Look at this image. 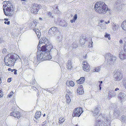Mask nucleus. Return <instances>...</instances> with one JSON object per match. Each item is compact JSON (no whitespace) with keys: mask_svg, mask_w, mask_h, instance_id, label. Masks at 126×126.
I'll list each match as a JSON object with an SVG mask.
<instances>
[{"mask_svg":"<svg viewBox=\"0 0 126 126\" xmlns=\"http://www.w3.org/2000/svg\"><path fill=\"white\" fill-rule=\"evenodd\" d=\"M19 58V56L16 54L9 53L5 56L4 61L6 65L11 67L14 65Z\"/></svg>","mask_w":126,"mask_h":126,"instance_id":"nucleus-1","label":"nucleus"},{"mask_svg":"<svg viewBox=\"0 0 126 126\" xmlns=\"http://www.w3.org/2000/svg\"><path fill=\"white\" fill-rule=\"evenodd\" d=\"M94 8L97 13L102 15L106 14L108 10L107 6L105 3L101 1L97 2L95 5Z\"/></svg>","mask_w":126,"mask_h":126,"instance_id":"nucleus-2","label":"nucleus"},{"mask_svg":"<svg viewBox=\"0 0 126 126\" xmlns=\"http://www.w3.org/2000/svg\"><path fill=\"white\" fill-rule=\"evenodd\" d=\"M4 5L3 6V8L12 12L14 11V8L12 4L9 1H4Z\"/></svg>","mask_w":126,"mask_h":126,"instance_id":"nucleus-3","label":"nucleus"},{"mask_svg":"<svg viewBox=\"0 0 126 126\" xmlns=\"http://www.w3.org/2000/svg\"><path fill=\"white\" fill-rule=\"evenodd\" d=\"M83 112L82 109L80 107L75 108L73 112L72 116L79 117Z\"/></svg>","mask_w":126,"mask_h":126,"instance_id":"nucleus-4","label":"nucleus"},{"mask_svg":"<svg viewBox=\"0 0 126 126\" xmlns=\"http://www.w3.org/2000/svg\"><path fill=\"white\" fill-rule=\"evenodd\" d=\"M114 76L115 77V80L116 81H120L123 78L122 74L121 73V72L118 71H116L114 72Z\"/></svg>","mask_w":126,"mask_h":126,"instance_id":"nucleus-5","label":"nucleus"},{"mask_svg":"<svg viewBox=\"0 0 126 126\" xmlns=\"http://www.w3.org/2000/svg\"><path fill=\"white\" fill-rule=\"evenodd\" d=\"M83 66H82L83 69L85 71L88 72L90 69V68L89 65L87 62L86 61L83 62L82 63Z\"/></svg>","mask_w":126,"mask_h":126,"instance_id":"nucleus-6","label":"nucleus"},{"mask_svg":"<svg viewBox=\"0 0 126 126\" xmlns=\"http://www.w3.org/2000/svg\"><path fill=\"white\" fill-rule=\"evenodd\" d=\"M45 52H42L41 51H38L37 52V58L39 60H41L43 59L44 60Z\"/></svg>","mask_w":126,"mask_h":126,"instance_id":"nucleus-7","label":"nucleus"},{"mask_svg":"<svg viewBox=\"0 0 126 126\" xmlns=\"http://www.w3.org/2000/svg\"><path fill=\"white\" fill-rule=\"evenodd\" d=\"M58 31L57 28L55 27H52L50 29L48 32V34L51 35L55 34Z\"/></svg>","mask_w":126,"mask_h":126,"instance_id":"nucleus-8","label":"nucleus"},{"mask_svg":"<svg viewBox=\"0 0 126 126\" xmlns=\"http://www.w3.org/2000/svg\"><path fill=\"white\" fill-rule=\"evenodd\" d=\"M10 115L11 116H14L15 117H17L18 118H19L21 116L19 112L17 111H16L15 112H13L11 113Z\"/></svg>","mask_w":126,"mask_h":126,"instance_id":"nucleus-9","label":"nucleus"},{"mask_svg":"<svg viewBox=\"0 0 126 126\" xmlns=\"http://www.w3.org/2000/svg\"><path fill=\"white\" fill-rule=\"evenodd\" d=\"M109 57L111 59H110V61L111 62H114L115 60L116 59V57L115 56H111L110 54H106L105 55V57L106 58H107V57Z\"/></svg>","mask_w":126,"mask_h":126,"instance_id":"nucleus-10","label":"nucleus"},{"mask_svg":"<svg viewBox=\"0 0 126 126\" xmlns=\"http://www.w3.org/2000/svg\"><path fill=\"white\" fill-rule=\"evenodd\" d=\"M78 94H83L84 92L83 86L82 85L79 86L77 90Z\"/></svg>","mask_w":126,"mask_h":126,"instance_id":"nucleus-11","label":"nucleus"},{"mask_svg":"<svg viewBox=\"0 0 126 126\" xmlns=\"http://www.w3.org/2000/svg\"><path fill=\"white\" fill-rule=\"evenodd\" d=\"M44 60H49L51 58V56L49 52H45Z\"/></svg>","mask_w":126,"mask_h":126,"instance_id":"nucleus-12","label":"nucleus"},{"mask_svg":"<svg viewBox=\"0 0 126 126\" xmlns=\"http://www.w3.org/2000/svg\"><path fill=\"white\" fill-rule=\"evenodd\" d=\"M3 10L4 13L5 15L7 16H12L11 14V12L5 9V8L4 9L3 8Z\"/></svg>","mask_w":126,"mask_h":126,"instance_id":"nucleus-13","label":"nucleus"},{"mask_svg":"<svg viewBox=\"0 0 126 126\" xmlns=\"http://www.w3.org/2000/svg\"><path fill=\"white\" fill-rule=\"evenodd\" d=\"M101 110V108L98 106L94 109V111H93V113L95 114V115H97L99 114V112H100Z\"/></svg>","mask_w":126,"mask_h":126,"instance_id":"nucleus-14","label":"nucleus"},{"mask_svg":"<svg viewBox=\"0 0 126 126\" xmlns=\"http://www.w3.org/2000/svg\"><path fill=\"white\" fill-rule=\"evenodd\" d=\"M72 62L68 60L67 63V68L69 70H71L72 68Z\"/></svg>","mask_w":126,"mask_h":126,"instance_id":"nucleus-15","label":"nucleus"},{"mask_svg":"<svg viewBox=\"0 0 126 126\" xmlns=\"http://www.w3.org/2000/svg\"><path fill=\"white\" fill-rule=\"evenodd\" d=\"M41 112L40 111H37L36 112L35 115V118L36 119L39 118L41 115Z\"/></svg>","mask_w":126,"mask_h":126,"instance_id":"nucleus-16","label":"nucleus"},{"mask_svg":"<svg viewBox=\"0 0 126 126\" xmlns=\"http://www.w3.org/2000/svg\"><path fill=\"white\" fill-rule=\"evenodd\" d=\"M119 57L122 60L125 59H126V54L124 53H121L119 55Z\"/></svg>","mask_w":126,"mask_h":126,"instance_id":"nucleus-17","label":"nucleus"},{"mask_svg":"<svg viewBox=\"0 0 126 126\" xmlns=\"http://www.w3.org/2000/svg\"><path fill=\"white\" fill-rule=\"evenodd\" d=\"M85 80L84 77H81L77 81V82L78 84H82Z\"/></svg>","mask_w":126,"mask_h":126,"instance_id":"nucleus-18","label":"nucleus"},{"mask_svg":"<svg viewBox=\"0 0 126 126\" xmlns=\"http://www.w3.org/2000/svg\"><path fill=\"white\" fill-rule=\"evenodd\" d=\"M33 30L35 32L37 37L39 39L40 37L41 34V32H39V30L36 28L33 29Z\"/></svg>","mask_w":126,"mask_h":126,"instance_id":"nucleus-19","label":"nucleus"},{"mask_svg":"<svg viewBox=\"0 0 126 126\" xmlns=\"http://www.w3.org/2000/svg\"><path fill=\"white\" fill-rule=\"evenodd\" d=\"M121 27L123 30L126 31V20L123 22L121 25Z\"/></svg>","mask_w":126,"mask_h":126,"instance_id":"nucleus-20","label":"nucleus"},{"mask_svg":"<svg viewBox=\"0 0 126 126\" xmlns=\"http://www.w3.org/2000/svg\"><path fill=\"white\" fill-rule=\"evenodd\" d=\"M41 5L40 4H37L34 3L33 4V6L32 7V8H35V9L37 10L38 11L40 9V7Z\"/></svg>","mask_w":126,"mask_h":126,"instance_id":"nucleus-21","label":"nucleus"},{"mask_svg":"<svg viewBox=\"0 0 126 126\" xmlns=\"http://www.w3.org/2000/svg\"><path fill=\"white\" fill-rule=\"evenodd\" d=\"M104 125V122H101L100 120L96 121V126H103Z\"/></svg>","mask_w":126,"mask_h":126,"instance_id":"nucleus-22","label":"nucleus"},{"mask_svg":"<svg viewBox=\"0 0 126 126\" xmlns=\"http://www.w3.org/2000/svg\"><path fill=\"white\" fill-rule=\"evenodd\" d=\"M65 98L67 103L69 104L71 101V99L68 94H66L65 95Z\"/></svg>","mask_w":126,"mask_h":126,"instance_id":"nucleus-23","label":"nucleus"},{"mask_svg":"<svg viewBox=\"0 0 126 126\" xmlns=\"http://www.w3.org/2000/svg\"><path fill=\"white\" fill-rule=\"evenodd\" d=\"M46 45L47 50L48 51V52H49L52 48L53 46L51 45L50 44L47 45Z\"/></svg>","mask_w":126,"mask_h":126,"instance_id":"nucleus-24","label":"nucleus"},{"mask_svg":"<svg viewBox=\"0 0 126 126\" xmlns=\"http://www.w3.org/2000/svg\"><path fill=\"white\" fill-rule=\"evenodd\" d=\"M41 48V51L42 52H46V51L47 50L46 47V45L45 46L44 45L42 46Z\"/></svg>","mask_w":126,"mask_h":126,"instance_id":"nucleus-25","label":"nucleus"},{"mask_svg":"<svg viewBox=\"0 0 126 126\" xmlns=\"http://www.w3.org/2000/svg\"><path fill=\"white\" fill-rule=\"evenodd\" d=\"M65 120V118L64 117H61L59 119V123L61 124Z\"/></svg>","mask_w":126,"mask_h":126,"instance_id":"nucleus-26","label":"nucleus"},{"mask_svg":"<svg viewBox=\"0 0 126 126\" xmlns=\"http://www.w3.org/2000/svg\"><path fill=\"white\" fill-rule=\"evenodd\" d=\"M101 67L100 66H98L95 67L93 70V71L94 72H98L100 70Z\"/></svg>","mask_w":126,"mask_h":126,"instance_id":"nucleus-27","label":"nucleus"},{"mask_svg":"<svg viewBox=\"0 0 126 126\" xmlns=\"http://www.w3.org/2000/svg\"><path fill=\"white\" fill-rule=\"evenodd\" d=\"M77 15L76 14L75 15L74 17H73V19H71L70 20V22L71 23H73V22H75V21L77 19Z\"/></svg>","mask_w":126,"mask_h":126,"instance_id":"nucleus-28","label":"nucleus"},{"mask_svg":"<svg viewBox=\"0 0 126 126\" xmlns=\"http://www.w3.org/2000/svg\"><path fill=\"white\" fill-rule=\"evenodd\" d=\"M123 40L125 42V45L124 47V49L125 52H126V38L125 37L124 38Z\"/></svg>","mask_w":126,"mask_h":126,"instance_id":"nucleus-29","label":"nucleus"},{"mask_svg":"<svg viewBox=\"0 0 126 126\" xmlns=\"http://www.w3.org/2000/svg\"><path fill=\"white\" fill-rule=\"evenodd\" d=\"M110 34H108L106 33V34L105 35L104 37L105 38L108 37L109 40H110Z\"/></svg>","mask_w":126,"mask_h":126,"instance_id":"nucleus-30","label":"nucleus"},{"mask_svg":"<svg viewBox=\"0 0 126 126\" xmlns=\"http://www.w3.org/2000/svg\"><path fill=\"white\" fill-rule=\"evenodd\" d=\"M69 83L70 85L72 87H73L74 85V83L72 81H70L69 82Z\"/></svg>","mask_w":126,"mask_h":126,"instance_id":"nucleus-31","label":"nucleus"},{"mask_svg":"<svg viewBox=\"0 0 126 126\" xmlns=\"http://www.w3.org/2000/svg\"><path fill=\"white\" fill-rule=\"evenodd\" d=\"M72 47L73 48H76L78 47L77 45L76 44H74L73 43V44H72Z\"/></svg>","mask_w":126,"mask_h":126,"instance_id":"nucleus-32","label":"nucleus"},{"mask_svg":"<svg viewBox=\"0 0 126 126\" xmlns=\"http://www.w3.org/2000/svg\"><path fill=\"white\" fill-rule=\"evenodd\" d=\"M33 9V13L34 14H37L38 12V11H37V10L35 9V8Z\"/></svg>","mask_w":126,"mask_h":126,"instance_id":"nucleus-33","label":"nucleus"},{"mask_svg":"<svg viewBox=\"0 0 126 126\" xmlns=\"http://www.w3.org/2000/svg\"><path fill=\"white\" fill-rule=\"evenodd\" d=\"M121 119V120H122L124 121H125L126 119L125 116L123 115L122 116Z\"/></svg>","mask_w":126,"mask_h":126,"instance_id":"nucleus-34","label":"nucleus"},{"mask_svg":"<svg viewBox=\"0 0 126 126\" xmlns=\"http://www.w3.org/2000/svg\"><path fill=\"white\" fill-rule=\"evenodd\" d=\"M52 15V13L51 12H49L47 13L48 16V17H50Z\"/></svg>","mask_w":126,"mask_h":126,"instance_id":"nucleus-35","label":"nucleus"},{"mask_svg":"<svg viewBox=\"0 0 126 126\" xmlns=\"http://www.w3.org/2000/svg\"><path fill=\"white\" fill-rule=\"evenodd\" d=\"M3 95L2 92L1 90H0V97H1Z\"/></svg>","mask_w":126,"mask_h":126,"instance_id":"nucleus-36","label":"nucleus"},{"mask_svg":"<svg viewBox=\"0 0 126 126\" xmlns=\"http://www.w3.org/2000/svg\"><path fill=\"white\" fill-rule=\"evenodd\" d=\"M99 82L100 83V84L99 85V89L101 90V84L102 83V81H99Z\"/></svg>","mask_w":126,"mask_h":126,"instance_id":"nucleus-37","label":"nucleus"},{"mask_svg":"<svg viewBox=\"0 0 126 126\" xmlns=\"http://www.w3.org/2000/svg\"><path fill=\"white\" fill-rule=\"evenodd\" d=\"M112 26H113L112 28H113V29L114 30H116V25L114 24V25H112Z\"/></svg>","mask_w":126,"mask_h":126,"instance_id":"nucleus-38","label":"nucleus"},{"mask_svg":"<svg viewBox=\"0 0 126 126\" xmlns=\"http://www.w3.org/2000/svg\"><path fill=\"white\" fill-rule=\"evenodd\" d=\"M46 121H45L43 123V124L42 125V126H46Z\"/></svg>","mask_w":126,"mask_h":126,"instance_id":"nucleus-39","label":"nucleus"},{"mask_svg":"<svg viewBox=\"0 0 126 126\" xmlns=\"http://www.w3.org/2000/svg\"><path fill=\"white\" fill-rule=\"evenodd\" d=\"M4 23L5 24H7V25H9L10 24V21H8L7 22H6V21H5L4 22Z\"/></svg>","mask_w":126,"mask_h":126,"instance_id":"nucleus-40","label":"nucleus"},{"mask_svg":"<svg viewBox=\"0 0 126 126\" xmlns=\"http://www.w3.org/2000/svg\"><path fill=\"white\" fill-rule=\"evenodd\" d=\"M11 79H12V78H9L8 79V80H7L8 82H10L11 81Z\"/></svg>","mask_w":126,"mask_h":126,"instance_id":"nucleus-41","label":"nucleus"},{"mask_svg":"<svg viewBox=\"0 0 126 126\" xmlns=\"http://www.w3.org/2000/svg\"><path fill=\"white\" fill-rule=\"evenodd\" d=\"M17 70L16 69L14 70V74L16 75L17 74Z\"/></svg>","mask_w":126,"mask_h":126,"instance_id":"nucleus-42","label":"nucleus"},{"mask_svg":"<svg viewBox=\"0 0 126 126\" xmlns=\"http://www.w3.org/2000/svg\"><path fill=\"white\" fill-rule=\"evenodd\" d=\"M112 96L110 95V94H109L108 95V97H109V98H110L112 97Z\"/></svg>","mask_w":126,"mask_h":126,"instance_id":"nucleus-43","label":"nucleus"},{"mask_svg":"<svg viewBox=\"0 0 126 126\" xmlns=\"http://www.w3.org/2000/svg\"><path fill=\"white\" fill-rule=\"evenodd\" d=\"M40 41H39V45H38V46H37V47L39 49V47H40L39 46V44H41V43H40Z\"/></svg>","mask_w":126,"mask_h":126,"instance_id":"nucleus-44","label":"nucleus"},{"mask_svg":"<svg viewBox=\"0 0 126 126\" xmlns=\"http://www.w3.org/2000/svg\"><path fill=\"white\" fill-rule=\"evenodd\" d=\"M119 42L120 44H122L123 43V41L121 39L119 41Z\"/></svg>","mask_w":126,"mask_h":126,"instance_id":"nucleus-45","label":"nucleus"},{"mask_svg":"<svg viewBox=\"0 0 126 126\" xmlns=\"http://www.w3.org/2000/svg\"><path fill=\"white\" fill-rule=\"evenodd\" d=\"M124 86H125V88L126 89V81L125 83L124 84Z\"/></svg>","mask_w":126,"mask_h":126,"instance_id":"nucleus-46","label":"nucleus"},{"mask_svg":"<svg viewBox=\"0 0 126 126\" xmlns=\"http://www.w3.org/2000/svg\"><path fill=\"white\" fill-rule=\"evenodd\" d=\"M11 69L10 68H8V70L9 71H11Z\"/></svg>","mask_w":126,"mask_h":126,"instance_id":"nucleus-47","label":"nucleus"},{"mask_svg":"<svg viewBox=\"0 0 126 126\" xmlns=\"http://www.w3.org/2000/svg\"><path fill=\"white\" fill-rule=\"evenodd\" d=\"M110 22V21L109 20L108 21V22H105V23L106 24H107L108 23H109Z\"/></svg>","mask_w":126,"mask_h":126,"instance_id":"nucleus-48","label":"nucleus"},{"mask_svg":"<svg viewBox=\"0 0 126 126\" xmlns=\"http://www.w3.org/2000/svg\"><path fill=\"white\" fill-rule=\"evenodd\" d=\"M119 90V88H117L115 89V91H117V90Z\"/></svg>","mask_w":126,"mask_h":126,"instance_id":"nucleus-49","label":"nucleus"},{"mask_svg":"<svg viewBox=\"0 0 126 126\" xmlns=\"http://www.w3.org/2000/svg\"><path fill=\"white\" fill-rule=\"evenodd\" d=\"M15 69H11V71L12 72H13V71H14V70Z\"/></svg>","mask_w":126,"mask_h":126,"instance_id":"nucleus-50","label":"nucleus"},{"mask_svg":"<svg viewBox=\"0 0 126 126\" xmlns=\"http://www.w3.org/2000/svg\"><path fill=\"white\" fill-rule=\"evenodd\" d=\"M33 22H34V23L35 24H36L37 23V22L35 20H34L33 21Z\"/></svg>","mask_w":126,"mask_h":126,"instance_id":"nucleus-51","label":"nucleus"},{"mask_svg":"<svg viewBox=\"0 0 126 126\" xmlns=\"http://www.w3.org/2000/svg\"><path fill=\"white\" fill-rule=\"evenodd\" d=\"M104 21L103 20H101L100 21L101 23H102Z\"/></svg>","mask_w":126,"mask_h":126,"instance_id":"nucleus-52","label":"nucleus"},{"mask_svg":"<svg viewBox=\"0 0 126 126\" xmlns=\"http://www.w3.org/2000/svg\"><path fill=\"white\" fill-rule=\"evenodd\" d=\"M4 19V20L6 21H8V19H7V18H5Z\"/></svg>","mask_w":126,"mask_h":126,"instance_id":"nucleus-53","label":"nucleus"},{"mask_svg":"<svg viewBox=\"0 0 126 126\" xmlns=\"http://www.w3.org/2000/svg\"><path fill=\"white\" fill-rule=\"evenodd\" d=\"M1 83V79L0 78V84Z\"/></svg>","mask_w":126,"mask_h":126,"instance_id":"nucleus-54","label":"nucleus"},{"mask_svg":"<svg viewBox=\"0 0 126 126\" xmlns=\"http://www.w3.org/2000/svg\"><path fill=\"white\" fill-rule=\"evenodd\" d=\"M11 96H12V95H11L10 94V95H9V97H10Z\"/></svg>","mask_w":126,"mask_h":126,"instance_id":"nucleus-55","label":"nucleus"},{"mask_svg":"<svg viewBox=\"0 0 126 126\" xmlns=\"http://www.w3.org/2000/svg\"><path fill=\"white\" fill-rule=\"evenodd\" d=\"M68 93V94H70V93H71V92H69H69H67Z\"/></svg>","mask_w":126,"mask_h":126,"instance_id":"nucleus-56","label":"nucleus"},{"mask_svg":"<svg viewBox=\"0 0 126 126\" xmlns=\"http://www.w3.org/2000/svg\"><path fill=\"white\" fill-rule=\"evenodd\" d=\"M120 99H121V100L122 99V98H122V97H121V96H120Z\"/></svg>","mask_w":126,"mask_h":126,"instance_id":"nucleus-57","label":"nucleus"},{"mask_svg":"<svg viewBox=\"0 0 126 126\" xmlns=\"http://www.w3.org/2000/svg\"><path fill=\"white\" fill-rule=\"evenodd\" d=\"M46 115V114H43V117H44Z\"/></svg>","mask_w":126,"mask_h":126,"instance_id":"nucleus-58","label":"nucleus"},{"mask_svg":"<svg viewBox=\"0 0 126 126\" xmlns=\"http://www.w3.org/2000/svg\"><path fill=\"white\" fill-rule=\"evenodd\" d=\"M21 1H26V0H21Z\"/></svg>","mask_w":126,"mask_h":126,"instance_id":"nucleus-59","label":"nucleus"},{"mask_svg":"<svg viewBox=\"0 0 126 126\" xmlns=\"http://www.w3.org/2000/svg\"><path fill=\"white\" fill-rule=\"evenodd\" d=\"M122 93H121V94H119V95H120V94H121V95H122Z\"/></svg>","mask_w":126,"mask_h":126,"instance_id":"nucleus-60","label":"nucleus"},{"mask_svg":"<svg viewBox=\"0 0 126 126\" xmlns=\"http://www.w3.org/2000/svg\"><path fill=\"white\" fill-rule=\"evenodd\" d=\"M39 19H42V18H40H40H39Z\"/></svg>","mask_w":126,"mask_h":126,"instance_id":"nucleus-61","label":"nucleus"},{"mask_svg":"<svg viewBox=\"0 0 126 126\" xmlns=\"http://www.w3.org/2000/svg\"><path fill=\"white\" fill-rule=\"evenodd\" d=\"M32 10L31 11V12H32Z\"/></svg>","mask_w":126,"mask_h":126,"instance_id":"nucleus-62","label":"nucleus"},{"mask_svg":"<svg viewBox=\"0 0 126 126\" xmlns=\"http://www.w3.org/2000/svg\"><path fill=\"white\" fill-rule=\"evenodd\" d=\"M86 56H85V58H86Z\"/></svg>","mask_w":126,"mask_h":126,"instance_id":"nucleus-63","label":"nucleus"},{"mask_svg":"<svg viewBox=\"0 0 126 126\" xmlns=\"http://www.w3.org/2000/svg\"><path fill=\"white\" fill-rule=\"evenodd\" d=\"M75 126H78V125H75Z\"/></svg>","mask_w":126,"mask_h":126,"instance_id":"nucleus-64","label":"nucleus"}]
</instances>
